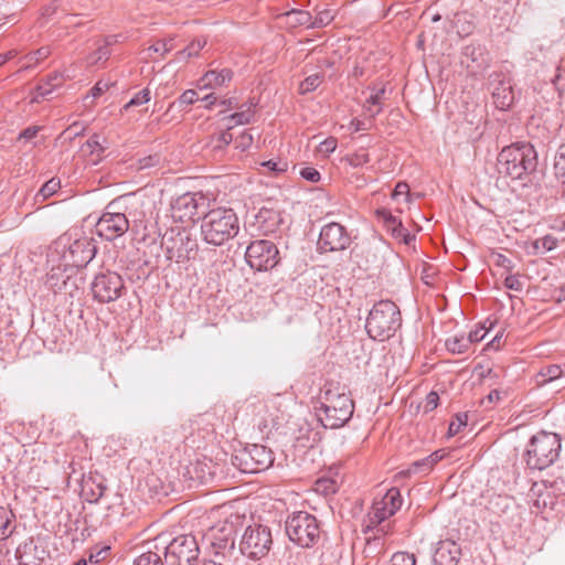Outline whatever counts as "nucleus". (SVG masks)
I'll list each match as a JSON object with an SVG mask.
<instances>
[{
  "label": "nucleus",
  "mask_w": 565,
  "mask_h": 565,
  "mask_svg": "<svg viewBox=\"0 0 565 565\" xmlns=\"http://www.w3.org/2000/svg\"><path fill=\"white\" fill-rule=\"evenodd\" d=\"M333 20L331 11L323 10L318 12L315 17L311 15V28H322L328 25Z\"/></svg>",
  "instance_id": "79ce46f5"
},
{
  "label": "nucleus",
  "mask_w": 565,
  "mask_h": 565,
  "mask_svg": "<svg viewBox=\"0 0 565 565\" xmlns=\"http://www.w3.org/2000/svg\"><path fill=\"white\" fill-rule=\"evenodd\" d=\"M38 132H39V127H36V126L28 127L20 132L19 139L31 140L38 135Z\"/></svg>",
  "instance_id": "338daca9"
},
{
  "label": "nucleus",
  "mask_w": 565,
  "mask_h": 565,
  "mask_svg": "<svg viewBox=\"0 0 565 565\" xmlns=\"http://www.w3.org/2000/svg\"><path fill=\"white\" fill-rule=\"evenodd\" d=\"M205 203V198L201 193H184L177 198L172 205V216L181 222L193 220L199 215L200 207Z\"/></svg>",
  "instance_id": "a211bd4d"
},
{
  "label": "nucleus",
  "mask_w": 565,
  "mask_h": 565,
  "mask_svg": "<svg viewBox=\"0 0 565 565\" xmlns=\"http://www.w3.org/2000/svg\"><path fill=\"white\" fill-rule=\"evenodd\" d=\"M563 371L559 365H546L540 370L536 375L537 385H544L562 376Z\"/></svg>",
  "instance_id": "7c9ffc66"
},
{
  "label": "nucleus",
  "mask_w": 565,
  "mask_h": 565,
  "mask_svg": "<svg viewBox=\"0 0 565 565\" xmlns=\"http://www.w3.org/2000/svg\"><path fill=\"white\" fill-rule=\"evenodd\" d=\"M199 553L198 542L191 534L179 535L164 547V557L170 565H191Z\"/></svg>",
  "instance_id": "ddd939ff"
},
{
  "label": "nucleus",
  "mask_w": 565,
  "mask_h": 565,
  "mask_svg": "<svg viewBox=\"0 0 565 565\" xmlns=\"http://www.w3.org/2000/svg\"><path fill=\"white\" fill-rule=\"evenodd\" d=\"M82 487V491L89 503H97L107 490L104 480L98 476H88L83 480Z\"/></svg>",
  "instance_id": "5701e85b"
},
{
  "label": "nucleus",
  "mask_w": 565,
  "mask_h": 565,
  "mask_svg": "<svg viewBox=\"0 0 565 565\" xmlns=\"http://www.w3.org/2000/svg\"><path fill=\"white\" fill-rule=\"evenodd\" d=\"M402 495L397 488L393 487L380 499L373 502L371 511L367 513L365 520V527L363 532L369 534L373 532V536H367V543L371 539L376 541L380 535H385L390 531L388 524H383L386 519L394 515L402 505Z\"/></svg>",
  "instance_id": "423d86ee"
},
{
  "label": "nucleus",
  "mask_w": 565,
  "mask_h": 565,
  "mask_svg": "<svg viewBox=\"0 0 565 565\" xmlns=\"http://www.w3.org/2000/svg\"><path fill=\"white\" fill-rule=\"evenodd\" d=\"M199 99L198 93L194 89H188L181 94L179 99L170 105V108L173 107L175 104H179V106H189L192 105L194 102Z\"/></svg>",
  "instance_id": "49530a36"
},
{
  "label": "nucleus",
  "mask_w": 565,
  "mask_h": 565,
  "mask_svg": "<svg viewBox=\"0 0 565 565\" xmlns=\"http://www.w3.org/2000/svg\"><path fill=\"white\" fill-rule=\"evenodd\" d=\"M300 175L310 182H318L320 180L319 171L312 167L302 168L300 170Z\"/></svg>",
  "instance_id": "bf43d9fd"
},
{
  "label": "nucleus",
  "mask_w": 565,
  "mask_h": 565,
  "mask_svg": "<svg viewBox=\"0 0 565 565\" xmlns=\"http://www.w3.org/2000/svg\"><path fill=\"white\" fill-rule=\"evenodd\" d=\"M445 345L452 354H462L470 348V340L465 334H455L446 340Z\"/></svg>",
  "instance_id": "c85d7f7f"
},
{
  "label": "nucleus",
  "mask_w": 565,
  "mask_h": 565,
  "mask_svg": "<svg viewBox=\"0 0 565 565\" xmlns=\"http://www.w3.org/2000/svg\"><path fill=\"white\" fill-rule=\"evenodd\" d=\"M392 199L398 204L401 201H403L405 204H408L411 201L408 184L406 182H398L392 193Z\"/></svg>",
  "instance_id": "58836bf2"
},
{
  "label": "nucleus",
  "mask_w": 565,
  "mask_h": 565,
  "mask_svg": "<svg viewBox=\"0 0 565 565\" xmlns=\"http://www.w3.org/2000/svg\"><path fill=\"white\" fill-rule=\"evenodd\" d=\"M90 289L95 300L108 303L120 298L126 288L120 275L107 270L95 276Z\"/></svg>",
  "instance_id": "4468645a"
},
{
  "label": "nucleus",
  "mask_w": 565,
  "mask_h": 565,
  "mask_svg": "<svg viewBox=\"0 0 565 565\" xmlns=\"http://www.w3.org/2000/svg\"><path fill=\"white\" fill-rule=\"evenodd\" d=\"M376 215L380 220L383 221L384 226L387 228L388 225L394 224L397 221V217L392 214V212L387 209H379L376 210Z\"/></svg>",
  "instance_id": "6e6d98bb"
},
{
  "label": "nucleus",
  "mask_w": 565,
  "mask_h": 565,
  "mask_svg": "<svg viewBox=\"0 0 565 565\" xmlns=\"http://www.w3.org/2000/svg\"><path fill=\"white\" fill-rule=\"evenodd\" d=\"M347 161L352 167H359L370 161L369 153L365 151L358 152L347 157Z\"/></svg>",
  "instance_id": "603ef678"
},
{
  "label": "nucleus",
  "mask_w": 565,
  "mask_h": 565,
  "mask_svg": "<svg viewBox=\"0 0 565 565\" xmlns=\"http://www.w3.org/2000/svg\"><path fill=\"white\" fill-rule=\"evenodd\" d=\"M62 262L65 267H85L89 264L97 253V246L93 238L83 236L75 239L67 247L63 245Z\"/></svg>",
  "instance_id": "dca6fc26"
},
{
  "label": "nucleus",
  "mask_w": 565,
  "mask_h": 565,
  "mask_svg": "<svg viewBox=\"0 0 565 565\" xmlns=\"http://www.w3.org/2000/svg\"><path fill=\"white\" fill-rule=\"evenodd\" d=\"M52 51L50 46H42L33 52L25 54L22 57L23 66L22 70H28L36 66L40 62L44 61L51 55Z\"/></svg>",
  "instance_id": "bb28decb"
},
{
  "label": "nucleus",
  "mask_w": 565,
  "mask_h": 565,
  "mask_svg": "<svg viewBox=\"0 0 565 565\" xmlns=\"http://www.w3.org/2000/svg\"><path fill=\"white\" fill-rule=\"evenodd\" d=\"M109 551H110V547L109 546H104V547H100V548H95L90 552V555L88 557L89 562L90 563H99L102 561H104L107 555L109 554Z\"/></svg>",
  "instance_id": "864d4df0"
},
{
  "label": "nucleus",
  "mask_w": 565,
  "mask_h": 565,
  "mask_svg": "<svg viewBox=\"0 0 565 565\" xmlns=\"http://www.w3.org/2000/svg\"><path fill=\"white\" fill-rule=\"evenodd\" d=\"M460 555V545L455 541H440L434 554V563L435 565H457Z\"/></svg>",
  "instance_id": "412c9836"
},
{
  "label": "nucleus",
  "mask_w": 565,
  "mask_h": 565,
  "mask_svg": "<svg viewBox=\"0 0 565 565\" xmlns=\"http://www.w3.org/2000/svg\"><path fill=\"white\" fill-rule=\"evenodd\" d=\"M234 127V125H228L225 131H222L213 146L214 149H222L225 146H228L233 141V136L230 130Z\"/></svg>",
  "instance_id": "de8ad7c7"
},
{
  "label": "nucleus",
  "mask_w": 565,
  "mask_h": 565,
  "mask_svg": "<svg viewBox=\"0 0 565 565\" xmlns=\"http://www.w3.org/2000/svg\"><path fill=\"white\" fill-rule=\"evenodd\" d=\"M316 414L324 428L335 429L344 426L352 417L354 402L340 383L328 381L321 388Z\"/></svg>",
  "instance_id": "f257e3e1"
},
{
  "label": "nucleus",
  "mask_w": 565,
  "mask_h": 565,
  "mask_svg": "<svg viewBox=\"0 0 565 565\" xmlns=\"http://www.w3.org/2000/svg\"><path fill=\"white\" fill-rule=\"evenodd\" d=\"M96 233L106 241H114L129 230V221L124 212L118 211L117 202H110L98 218Z\"/></svg>",
  "instance_id": "9b49d317"
},
{
  "label": "nucleus",
  "mask_w": 565,
  "mask_h": 565,
  "mask_svg": "<svg viewBox=\"0 0 565 565\" xmlns=\"http://www.w3.org/2000/svg\"><path fill=\"white\" fill-rule=\"evenodd\" d=\"M66 77L67 76L61 72H54L53 74H50L46 78V82L38 86V94L42 97H45L46 95L51 94L54 88L60 87L65 82Z\"/></svg>",
  "instance_id": "cd10ccee"
},
{
  "label": "nucleus",
  "mask_w": 565,
  "mask_h": 565,
  "mask_svg": "<svg viewBox=\"0 0 565 565\" xmlns=\"http://www.w3.org/2000/svg\"><path fill=\"white\" fill-rule=\"evenodd\" d=\"M461 63L466 65L471 74L486 70L490 64L489 53L481 44H468L462 49Z\"/></svg>",
  "instance_id": "6ab92c4d"
},
{
  "label": "nucleus",
  "mask_w": 565,
  "mask_h": 565,
  "mask_svg": "<svg viewBox=\"0 0 565 565\" xmlns=\"http://www.w3.org/2000/svg\"><path fill=\"white\" fill-rule=\"evenodd\" d=\"M402 326L399 308L391 300H381L370 310L365 329L377 341L391 339Z\"/></svg>",
  "instance_id": "20e7f679"
},
{
  "label": "nucleus",
  "mask_w": 565,
  "mask_h": 565,
  "mask_svg": "<svg viewBox=\"0 0 565 565\" xmlns=\"http://www.w3.org/2000/svg\"><path fill=\"white\" fill-rule=\"evenodd\" d=\"M351 244V236L347 228L337 222L326 224L319 235L318 248L321 252H339L344 250Z\"/></svg>",
  "instance_id": "f3484780"
},
{
  "label": "nucleus",
  "mask_w": 565,
  "mask_h": 565,
  "mask_svg": "<svg viewBox=\"0 0 565 565\" xmlns=\"http://www.w3.org/2000/svg\"><path fill=\"white\" fill-rule=\"evenodd\" d=\"M110 56V50L107 45L99 44L97 49L87 56L88 66L104 64Z\"/></svg>",
  "instance_id": "72a5a7b5"
},
{
  "label": "nucleus",
  "mask_w": 565,
  "mask_h": 565,
  "mask_svg": "<svg viewBox=\"0 0 565 565\" xmlns=\"http://www.w3.org/2000/svg\"><path fill=\"white\" fill-rule=\"evenodd\" d=\"M557 246V239L552 235H545L542 238H539L534 243L535 248L542 247L544 250H552Z\"/></svg>",
  "instance_id": "09e8293b"
},
{
  "label": "nucleus",
  "mask_w": 565,
  "mask_h": 565,
  "mask_svg": "<svg viewBox=\"0 0 565 565\" xmlns=\"http://www.w3.org/2000/svg\"><path fill=\"white\" fill-rule=\"evenodd\" d=\"M239 232L238 216L232 209L217 207L204 213L201 223L203 239L213 246H222Z\"/></svg>",
  "instance_id": "7ed1b4c3"
},
{
  "label": "nucleus",
  "mask_w": 565,
  "mask_h": 565,
  "mask_svg": "<svg viewBox=\"0 0 565 565\" xmlns=\"http://www.w3.org/2000/svg\"><path fill=\"white\" fill-rule=\"evenodd\" d=\"M206 43L204 38L194 39L186 47L177 52L174 60L177 62H188L190 58L198 56Z\"/></svg>",
  "instance_id": "393cba45"
},
{
  "label": "nucleus",
  "mask_w": 565,
  "mask_h": 565,
  "mask_svg": "<svg viewBox=\"0 0 565 565\" xmlns=\"http://www.w3.org/2000/svg\"><path fill=\"white\" fill-rule=\"evenodd\" d=\"M134 565H164L162 557L159 553L148 551L139 555L135 562Z\"/></svg>",
  "instance_id": "e433bc0d"
},
{
  "label": "nucleus",
  "mask_w": 565,
  "mask_h": 565,
  "mask_svg": "<svg viewBox=\"0 0 565 565\" xmlns=\"http://www.w3.org/2000/svg\"><path fill=\"white\" fill-rule=\"evenodd\" d=\"M495 257H497L495 264L498 266H501V267L505 268L509 271L512 270L513 264H512V260L510 258H508L507 256H504L502 254H498Z\"/></svg>",
  "instance_id": "774afa93"
},
{
  "label": "nucleus",
  "mask_w": 565,
  "mask_h": 565,
  "mask_svg": "<svg viewBox=\"0 0 565 565\" xmlns=\"http://www.w3.org/2000/svg\"><path fill=\"white\" fill-rule=\"evenodd\" d=\"M60 189H61L60 179L52 178L41 186V189L36 193L35 198H36V200L39 198H42V201H44V200L51 198L52 195H54Z\"/></svg>",
  "instance_id": "c9c22d12"
},
{
  "label": "nucleus",
  "mask_w": 565,
  "mask_h": 565,
  "mask_svg": "<svg viewBox=\"0 0 565 565\" xmlns=\"http://www.w3.org/2000/svg\"><path fill=\"white\" fill-rule=\"evenodd\" d=\"M214 465L211 460L201 461L196 460L186 467V475L191 480H195L200 483H207L213 480L215 471L213 470Z\"/></svg>",
  "instance_id": "b1692460"
},
{
  "label": "nucleus",
  "mask_w": 565,
  "mask_h": 565,
  "mask_svg": "<svg viewBox=\"0 0 565 565\" xmlns=\"http://www.w3.org/2000/svg\"><path fill=\"white\" fill-rule=\"evenodd\" d=\"M233 77V72L228 68L221 71H209L199 81V89L217 88L227 85Z\"/></svg>",
  "instance_id": "4be33fe9"
},
{
  "label": "nucleus",
  "mask_w": 565,
  "mask_h": 565,
  "mask_svg": "<svg viewBox=\"0 0 565 565\" xmlns=\"http://www.w3.org/2000/svg\"><path fill=\"white\" fill-rule=\"evenodd\" d=\"M439 396L436 392H430L427 394L424 404L425 413L434 411L438 406Z\"/></svg>",
  "instance_id": "4d7b16f0"
},
{
  "label": "nucleus",
  "mask_w": 565,
  "mask_h": 565,
  "mask_svg": "<svg viewBox=\"0 0 565 565\" xmlns=\"http://www.w3.org/2000/svg\"><path fill=\"white\" fill-rule=\"evenodd\" d=\"M281 215L278 210L273 207H262L254 216V221L248 226L255 230L259 235L274 233L281 223Z\"/></svg>",
  "instance_id": "aec40b11"
},
{
  "label": "nucleus",
  "mask_w": 565,
  "mask_h": 565,
  "mask_svg": "<svg viewBox=\"0 0 565 565\" xmlns=\"http://www.w3.org/2000/svg\"><path fill=\"white\" fill-rule=\"evenodd\" d=\"M232 463L244 473H257L274 463L273 451L264 445L252 444L232 456Z\"/></svg>",
  "instance_id": "6e6552de"
},
{
  "label": "nucleus",
  "mask_w": 565,
  "mask_h": 565,
  "mask_svg": "<svg viewBox=\"0 0 565 565\" xmlns=\"http://www.w3.org/2000/svg\"><path fill=\"white\" fill-rule=\"evenodd\" d=\"M273 544L271 532L267 526L255 524L245 529L239 543L243 555L259 559L268 554Z\"/></svg>",
  "instance_id": "9d476101"
},
{
  "label": "nucleus",
  "mask_w": 565,
  "mask_h": 565,
  "mask_svg": "<svg viewBox=\"0 0 565 565\" xmlns=\"http://www.w3.org/2000/svg\"><path fill=\"white\" fill-rule=\"evenodd\" d=\"M323 82V74L316 73L307 76L299 85L300 94H308L317 89Z\"/></svg>",
  "instance_id": "f704fd0d"
},
{
  "label": "nucleus",
  "mask_w": 565,
  "mask_h": 565,
  "mask_svg": "<svg viewBox=\"0 0 565 565\" xmlns=\"http://www.w3.org/2000/svg\"><path fill=\"white\" fill-rule=\"evenodd\" d=\"M253 143V136L248 131L242 132L236 139H235V147L237 149H241L242 151L247 150Z\"/></svg>",
  "instance_id": "3c124183"
},
{
  "label": "nucleus",
  "mask_w": 565,
  "mask_h": 565,
  "mask_svg": "<svg viewBox=\"0 0 565 565\" xmlns=\"http://www.w3.org/2000/svg\"><path fill=\"white\" fill-rule=\"evenodd\" d=\"M174 49L173 44V38H170L168 40L158 41L156 44L149 47V50H152L156 53L161 52L163 55L169 53Z\"/></svg>",
  "instance_id": "8fccbe9b"
},
{
  "label": "nucleus",
  "mask_w": 565,
  "mask_h": 565,
  "mask_svg": "<svg viewBox=\"0 0 565 565\" xmlns=\"http://www.w3.org/2000/svg\"><path fill=\"white\" fill-rule=\"evenodd\" d=\"M555 174L565 183V145L558 148L554 162Z\"/></svg>",
  "instance_id": "ea45409f"
},
{
  "label": "nucleus",
  "mask_w": 565,
  "mask_h": 565,
  "mask_svg": "<svg viewBox=\"0 0 565 565\" xmlns=\"http://www.w3.org/2000/svg\"><path fill=\"white\" fill-rule=\"evenodd\" d=\"M160 158L158 154L148 156L139 160V169L154 167L159 163Z\"/></svg>",
  "instance_id": "052dcab7"
},
{
  "label": "nucleus",
  "mask_w": 565,
  "mask_h": 565,
  "mask_svg": "<svg viewBox=\"0 0 565 565\" xmlns=\"http://www.w3.org/2000/svg\"><path fill=\"white\" fill-rule=\"evenodd\" d=\"M109 84L107 82L98 81L95 86L90 89L92 96L94 98L99 97L103 95L106 90H108Z\"/></svg>",
  "instance_id": "e2e57ef3"
},
{
  "label": "nucleus",
  "mask_w": 565,
  "mask_h": 565,
  "mask_svg": "<svg viewBox=\"0 0 565 565\" xmlns=\"http://www.w3.org/2000/svg\"><path fill=\"white\" fill-rule=\"evenodd\" d=\"M285 530L290 541L305 548L315 546L321 535L318 519L306 511H297L289 515Z\"/></svg>",
  "instance_id": "0eeeda50"
},
{
  "label": "nucleus",
  "mask_w": 565,
  "mask_h": 565,
  "mask_svg": "<svg viewBox=\"0 0 565 565\" xmlns=\"http://www.w3.org/2000/svg\"><path fill=\"white\" fill-rule=\"evenodd\" d=\"M562 438L558 434L541 430L533 435L526 446L524 460L530 469L543 470L559 457Z\"/></svg>",
  "instance_id": "39448f33"
},
{
  "label": "nucleus",
  "mask_w": 565,
  "mask_h": 565,
  "mask_svg": "<svg viewBox=\"0 0 565 565\" xmlns=\"http://www.w3.org/2000/svg\"><path fill=\"white\" fill-rule=\"evenodd\" d=\"M537 168V153L530 142H515L504 147L498 154L497 169L500 174L513 180L532 174Z\"/></svg>",
  "instance_id": "f03ea898"
},
{
  "label": "nucleus",
  "mask_w": 565,
  "mask_h": 565,
  "mask_svg": "<svg viewBox=\"0 0 565 565\" xmlns=\"http://www.w3.org/2000/svg\"><path fill=\"white\" fill-rule=\"evenodd\" d=\"M387 232L391 233V235L404 243L405 245H411L412 242L415 241V235H412L402 224V221L397 220L394 222V224H390L388 227L386 228Z\"/></svg>",
  "instance_id": "c756f323"
},
{
  "label": "nucleus",
  "mask_w": 565,
  "mask_h": 565,
  "mask_svg": "<svg viewBox=\"0 0 565 565\" xmlns=\"http://www.w3.org/2000/svg\"><path fill=\"white\" fill-rule=\"evenodd\" d=\"M253 117L252 105L247 109L234 113L227 117L230 121H234L235 125L248 124Z\"/></svg>",
  "instance_id": "c03bdc74"
},
{
  "label": "nucleus",
  "mask_w": 565,
  "mask_h": 565,
  "mask_svg": "<svg viewBox=\"0 0 565 565\" xmlns=\"http://www.w3.org/2000/svg\"><path fill=\"white\" fill-rule=\"evenodd\" d=\"M253 407V413L259 417L257 423L258 429L264 433L268 430L270 427L275 426V418L270 416L268 418L266 414L268 413V406L263 402H257L250 405Z\"/></svg>",
  "instance_id": "a878e982"
},
{
  "label": "nucleus",
  "mask_w": 565,
  "mask_h": 565,
  "mask_svg": "<svg viewBox=\"0 0 565 565\" xmlns=\"http://www.w3.org/2000/svg\"><path fill=\"white\" fill-rule=\"evenodd\" d=\"M504 286L505 288L514 291H521L523 287L518 275L507 276L504 279Z\"/></svg>",
  "instance_id": "13d9d810"
},
{
  "label": "nucleus",
  "mask_w": 565,
  "mask_h": 565,
  "mask_svg": "<svg viewBox=\"0 0 565 565\" xmlns=\"http://www.w3.org/2000/svg\"><path fill=\"white\" fill-rule=\"evenodd\" d=\"M384 93H385V89L384 88H380V89H377L375 93L371 94L366 98L365 106L370 105L367 107L369 111H372L371 106H377V109L372 113V117H375L376 115H379L381 113V110H382L381 105H382V102H383Z\"/></svg>",
  "instance_id": "a19ab883"
},
{
  "label": "nucleus",
  "mask_w": 565,
  "mask_h": 565,
  "mask_svg": "<svg viewBox=\"0 0 565 565\" xmlns=\"http://www.w3.org/2000/svg\"><path fill=\"white\" fill-rule=\"evenodd\" d=\"M288 22L291 26L306 25L311 28V14L303 10H291L287 13Z\"/></svg>",
  "instance_id": "2f4dec72"
},
{
  "label": "nucleus",
  "mask_w": 565,
  "mask_h": 565,
  "mask_svg": "<svg viewBox=\"0 0 565 565\" xmlns=\"http://www.w3.org/2000/svg\"><path fill=\"white\" fill-rule=\"evenodd\" d=\"M486 334H487V330L484 328H479V329L470 331L469 334L467 335V339L470 340V345H471L475 342H479V341L483 340Z\"/></svg>",
  "instance_id": "680f3d73"
},
{
  "label": "nucleus",
  "mask_w": 565,
  "mask_h": 565,
  "mask_svg": "<svg viewBox=\"0 0 565 565\" xmlns=\"http://www.w3.org/2000/svg\"><path fill=\"white\" fill-rule=\"evenodd\" d=\"M150 100V89L143 88L142 90L138 92L125 106L124 109L127 110L130 107H136L143 105Z\"/></svg>",
  "instance_id": "37998d69"
},
{
  "label": "nucleus",
  "mask_w": 565,
  "mask_h": 565,
  "mask_svg": "<svg viewBox=\"0 0 565 565\" xmlns=\"http://www.w3.org/2000/svg\"><path fill=\"white\" fill-rule=\"evenodd\" d=\"M339 489V484L334 479L331 478H319L316 482V490L323 494L335 493Z\"/></svg>",
  "instance_id": "4c0bfd02"
},
{
  "label": "nucleus",
  "mask_w": 565,
  "mask_h": 565,
  "mask_svg": "<svg viewBox=\"0 0 565 565\" xmlns=\"http://www.w3.org/2000/svg\"><path fill=\"white\" fill-rule=\"evenodd\" d=\"M263 166L267 167L270 171H275V172H282V171H286V169H287L286 162H280V161L276 162L273 160L263 162Z\"/></svg>",
  "instance_id": "69168bd1"
},
{
  "label": "nucleus",
  "mask_w": 565,
  "mask_h": 565,
  "mask_svg": "<svg viewBox=\"0 0 565 565\" xmlns=\"http://www.w3.org/2000/svg\"><path fill=\"white\" fill-rule=\"evenodd\" d=\"M86 146L90 149L92 153L95 152L96 150H98L99 152L104 151V147L102 146V143L99 141V136L98 135H93L86 141Z\"/></svg>",
  "instance_id": "0e129e2a"
},
{
  "label": "nucleus",
  "mask_w": 565,
  "mask_h": 565,
  "mask_svg": "<svg viewBox=\"0 0 565 565\" xmlns=\"http://www.w3.org/2000/svg\"><path fill=\"white\" fill-rule=\"evenodd\" d=\"M245 259L250 268L267 271L279 263V250L271 241L257 239L247 246Z\"/></svg>",
  "instance_id": "f8f14e48"
},
{
  "label": "nucleus",
  "mask_w": 565,
  "mask_h": 565,
  "mask_svg": "<svg viewBox=\"0 0 565 565\" xmlns=\"http://www.w3.org/2000/svg\"><path fill=\"white\" fill-rule=\"evenodd\" d=\"M12 519H14L13 512L0 507V540H4L12 534L10 529Z\"/></svg>",
  "instance_id": "473e14b6"
},
{
  "label": "nucleus",
  "mask_w": 565,
  "mask_h": 565,
  "mask_svg": "<svg viewBox=\"0 0 565 565\" xmlns=\"http://www.w3.org/2000/svg\"><path fill=\"white\" fill-rule=\"evenodd\" d=\"M493 104L498 109L508 110L515 102L512 77L509 72L493 71L488 78Z\"/></svg>",
  "instance_id": "2eb2a0df"
},
{
  "label": "nucleus",
  "mask_w": 565,
  "mask_h": 565,
  "mask_svg": "<svg viewBox=\"0 0 565 565\" xmlns=\"http://www.w3.org/2000/svg\"><path fill=\"white\" fill-rule=\"evenodd\" d=\"M161 247L164 249L167 259L178 264L194 258L198 252L196 239L186 231L167 232L162 237Z\"/></svg>",
  "instance_id": "1a4fd4ad"
},
{
  "label": "nucleus",
  "mask_w": 565,
  "mask_h": 565,
  "mask_svg": "<svg viewBox=\"0 0 565 565\" xmlns=\"http://www.w3.org/2000/svg\"><path fill=\"white\" fill-rule=\"evenodd\" d=\"M457 418V422H451L449 427H448V435L449 436H455L459 433L461 426H466L467 425V415L463 414V415H457L456 416Z\"/></svg>",
  "instance_id": "5fc2aeb1"
},
{
  "label": "nucleus",
  "mask_w": 565,
  "mask_h": 565,
  "mask_svg": "<svg viewBox=\"0 0 565 565\" xmlns=\"http://www.w3.org/2000/svg\"><path fill=\"white\" fill-rule=\"evenodd\" d=\"M390 565H416V558L414 554L397 552L392 556Z\"/></svg>",
  "instance_id": "a18cd8bd"
}]
</instances>
